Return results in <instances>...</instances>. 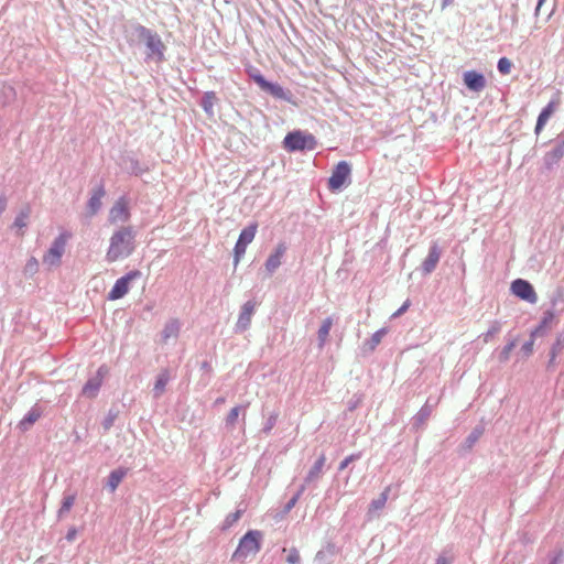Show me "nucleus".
<instances>
[{
	"mask_svg": "<svg viewBox=\"0 0 564 564\" xmlns=\"http://www.w3.org/2000/svg\"><path fill=\"white\" fill-rule=\"evenodd\" d=\"M286 251V246L284 242H280L276 248L274 249V252L269 256V258L265 261V269L269 273L274 272L281 264V260Z\"/></svg>",
	"mask_w": 564,
	"mask_h": 564,
	"instance_id": "nucleus-12",
	"label": "nucleus"
},
{
	"mask_svg": "<svg viewBox=\"0 0 564 564\" xmlns=\"http://www.w3.org/2000/svg\"><path fill=\"white\" fill-rule=\"evenodd\" d=\"M299 499V495H296L294 498H292L289 503H288V509H291L292 507L295 506L296 501Z\"/></svg>",
	"mask_w": 564,
	"mask_h": 564,
	"instance_id": "nucleus-45",
	"label": "nucleus"
},
{
	"mask_svg": "<svg viewBox=\"0 0 564 564\" xmlns=\"http://www.w3.org/2000/svg\"><path fill=\"white\" fill-rule=\"evenodd\" d=\"M350 173V165L346 161H340L328 180V188L332 192L340 189L349 181Z\"/></svg>",
	"mask_w": 564,
	"mask_h": 564,
	"instance_id": "nucleus-6",
	"label": "nucleus"
},
{
	"mask_svg": "<svg viewBox=\"0 0 564 564\" xmlns=\"http://www.w3.org/2000/svg\"><path fill=\"white\" fill-rule=\"evenodd\" d=\"M283 552L286 553L285 560L289 564H299L300 563L301 556H300V553L296 547H290V549L284 547Z\"/></svg>",
	"mask_w": 564,
	"mask_h": 564,
	"instance_id": "nucleus-29",
	"label": "nucleus"
},
{
	"mask_svg": "<svg viewBox=\"0 0 564 564\" xmlns=\"http://www.w3.org/2000/svg\"><path fill=\"white\" fill-rule=\"evenodd\" d=\"M134 238V230L130 226H123L116 230L109 239V247L106 253L107 261L116 262L129 257L135 248Z\"/></svg>",
	"mask_w": 564,
	"mask_h": 564,
	"instance_id": "nucleus-1",
	"label": "nucleus"
},
{
	"mask_svg": "<svg viewBox=\"0 0 564 564\" xmlns=\"http://www.w3.org/2000/svg\"><path fill=\"white\" fill-rule=\"evenodd\" d=\"M138 32L145 41L147 47L150 50L149 56L156 57L158 61H162L164 57L165 45L160 36L142 25L138 28Z\"/></svg>",
	"mask_w": 564,
	"mask_h": 564,
	"instance_id": "nucleus-5",
	"label": "nucleus"
},
{
	"mask_svg": "<svg viewBox=\"0 0 564 564\" xmlns=\"http://www.w3.org/2000/svg\"><path fill=\"white\" fill-rule=\"evenodd\" d=\"M554 318V314L552 312H546L540 323V325L532 332L531 337H535L541 335L545 328L550 326Z\"/></svg>",
	"mask_w": 564,
	"mask_h": 564,
	"instance_id": "nucleus-26",
	"label": "nucleus"
},
{
	"mask_svg": "<svg viewBox=\"0 0 564 564\" xmlns=\"http://www.w3.org/2000/svg\"><path fill=\"white\" fill-rule=\"evenodd\" d=\"M332 326L333 319L330 317H327L322 322V325L317 333L321 347H323L327 341Z\"/></svg>",
	"mask_w": 564,
	"mask_h": 564,
	"instance_id": "nucleus-21",
	"label": "nucleus"
},
{
	"mask_svg": "<svg viewBox=\"0 0 564 564\" xmlns=\"http://www.w3.org/2000/svg\"><path fill=\"white\" fill-rule=\"evenodd\" d=\"M75 535H76V530L75 529H70L67 532V536L66 538H67L68 541H72V540H74Z\"/></svg>",
	"mask_w": 564,
	"mask_h": 564,
	"instance_id": "nucleus-44",
	"label": "nucleus"
},
{
	"mask_svg": "<svg viewBox=\"0 0 564 564\" xmlns=\"http://www.w3.org/2000/svg\"><path fill=\"white\" fill-rule=\"evenodd\" d=\"M105 196V191L102 187L97 188L88 202V208L91 215H95L99 208L101 207V199Z\"/></svg>",
	"mask_w": 564,
	"mask_h": 564,
	"instance_id": "nucleus-18",
	"label": "nucleus"
},
{
	"mask_svg": "<svg viewBox=\"0 0 564 564\" xmlns=\"http://www.w3.org/2000/svg\"><path fill=\"white\" fill-rule=\"evenodd\" d=\"M241 510H237L232 513H229L224 521L223 529L226 530L232 527L241 518Z\"/></svg>",
	"mask_w": 564,
	"mask_h": 564,
	"instance_id": "nucleus-30",
	"label": "nucleus"
},
{
	"mask_svg": "<svg viewBox=\"0 0 564 564\" xmlns=\"http://www.w3.org/2000/svg\"><path fill=\"white\" fill-rule=\"evenodd\" d=\"M451 562H452V558L446 557V556H440V557L436 560V563H435V564H449Z\"/></svg>",
	"mask_w": 564,
	"mask_h": 564,
	"instance_id": "nucleus-41",
	"label": "nucleus"
},
{
	"mask_svg": "<svg viewBox=\"0 0 564 564\" xmlns=\"http://www.w3.org/2000/svg\"><path fill=\"white\" fill-rule=\"evenodd\" d=\"M325 462H326V457L324 455H322L314 464V466L312 467V469L310 470L308 475H307V480L311 481L315 478H317L319 476V474L322 473V469L325 465Z\"/></svg>",
	"mask_w": 564,
	"mask_h": 564,
	"instance_id": "nucleus-27",
	"label": "nucleus"
},
{
	"mask_svg": "<svg viewBox=\"0 0 564 564\" xmlns=\"http://www.w3.org/2000/svg\"><path fill=\"white\" fill-rule=\"evenodd\" d=\"M317 142L313 134L301 130L289 132L283 140V147L289 152L303 151L306 149L313 150Z\"/></svg>",
	"mask_w": 564,
	"mask_h": 564,
	"instance_id": "nucleus-3",
	"label": "nucleus"
},
{
	"mask_svg": "<svg viewBox=\"0 0 564 564\" xmlns=\"http://www.w3.org/2000/svg\"><path fill=\"white\" fill-rule=\"evenodd\" d=\"M40 414L35 411L30 412L22 421L21 425L26 427L37 421Z\"/></svg>",
	"mask_w": 564,
	"mask_h": 564,
	"instance_id": "nucleus-36",
	"label": "nucleus"
},
{
	"mask_svg": "<svg viewBox=\"0 0 564 564\" xmlns=\"http://www.w3.org/2000/svg\"><path fill=\"white\" fill-rule=\"evenodd\" d=\"M262 533L258 530L248 531L239 541L232 558L245 562L249 556L256 555L261 549Z\"/></svg>",
	"mask_w": 564,
	"mask_h": 564,
	"instance_id": "nucleus-2",
	"label": "nucleus"
},
{
	"mask_svg": "<svg viewBox=\"0 0 564 564\" xmlns=\"http://www.w3.org/2000/svg\"><path fill=\"white\" fill-rule=\"evenodd\" d=\"M34 265H36V260H35V259H32L31 267H34Z\"/></svg>",
	"mask_w": 564,
	"mask_h": 564,
	"instance_id": "nucleus-49",
	"label": "nucleus"
},
{
	"mask_svg": "<svg viewBox=\"0 0 564 564\" xmlns=\"http://www.w3.org/2000/svg\"><path fill=\"white\" fill-rule=\"evenodd\" d=\"M254 308H256V303L252 301H248L243 304V306L241 308V313L237 321L238 329L246 330L249 327V325L251 323L252 315L254 313Z\"/></svg>",
	"mask_w": 564,
	"mask_h": 564,
	"instance_id": "nucleus-13",
	"label": "nucleus"
},
{
	"mask_svg": "<svg viewBox=\"0 0 564 564\" xmlns=\"http://www.w3.org/2000/svg\"><path fill=\"white\" fill-rule=\"evenodd\" d=\"M549 564H558V562H557V560H556V558H554V560H552Z\"/></svg>",
	"mask_w": 564,
	"mask_h": 564,
	"instance_id": "nucleus-47",
	"label": "nucleus"
},
{
	"mask_svg": "<svg viewBox=\"0 0 564 564\" xmlns=\"http://www.w3.org/2000/svg\"><path fill=\"white\" fill-rule=\"evenodd\" d=\"M441 258V250L437 243H433L430 248L429 254L422 263V270L425 274L431 273L437 265Z\"/></svg>",
	"mask_w": 564,
	"mask_h": 564,
	"instance_id": "nucleus-14",
	"label": "nucleus"
},
{
	"mask_svg": "<svg viewBox=\"0 0 564 564\" xmlns=\"http://www.w3.org/2000/svg\"><path fill=\"white\" fill-rule=\"evenodd\" d=\"M251 78L262 90L269 93L273 97L279 99L286 98L284 89L279 84L268 82L260 73L252 74Z\"/></svg>",
	"mask_w": 564,
	"mask_h": 564,
	"instance_id": "nucleus-10",
	"label": "nucleus"
},
{
	"mask_svg": "<svg viewBox=\"0 0 564 564\" xmlns=\"http://www.w3.org/2000/svg\"><path fill=\"white\" fill-rule=\"evenodd\" d=\"M140 271L134 270L127 273L124 276L118 279L108 294V299L111 301L123 297L129 292V284L132 280L140 276Z\"/></svg>",
	"mask_w": 564,
	"mask_h": 564,
	"instance_id": "nucleus-9",
	"label": "nucleus"
},
{
	"mask_svg": "<svg viewBox=\"0 0 564 564\" xmlns=\"http://www.w3.org/2000/svg\"><path fill=\"white\" fill-rule=\"evenodd\" d=\"M30 215V208L28 207L25 210H22L14 220V226L19 228H24L26 226V220Z\"/></svg>",
	"mask_w": 564,
	"mask_h": 564,
	"instance_id": "nucleus-33",
	"label": "nucleus"
},
{
	"mask_svg": "<svg viewBox=\"0 0 564 564\" xmlns=\"http://www.w3.org/2000/svg\"><path fill=\"white\" fill-rule=\"evenodd\" d=\"M453 0H444V6H447L452 2Z\"/></svg>",
	"mask_w": 564,
	"mask_h": 564,
	"instance_id": "nucleus-48",
	"label": "nucleus"
},
{
	"mask_svg": "<svg viewBox=\"0 0 564 564\" xmlns=\"http://www.w3.org/2000/svg\"><path fill=\"white\" fill-rule=\"evenodd\" d=\"M224 401H225V399H224V398H219V399H217V401H216V402H217V403H223Z\"/></svg>",
	"mask_w": 564,
	"mask_h": 564,
	"instance_id": "nucleus-46",
	"label": "nucleus"
},
{
	"mask_svg": "<svg viewBox=\"0 0 564 564\" xmlns=\"http://www.w3.org/2000/svg\"><path fill=\"white\" fill-rule=\"evenodd\" d=\"M34 265H36V260H35V259H32L31 267H34Z\"/></svg>",
	"mask_w": 564,
	"mask_h": 564,
	"instance_id": "nucleus-50",
	"label": "nucleus"
},
{
	"mask_svg": "<svg viewBox=\"0 0 564 564\" xmlns=\"http://www.w3.org/2000/svg\"><path fill=\"white\" fill-rule=\"evenodd\" d=\"M241 406L240 405H237V406H234L229 413L227 414L226 416V423L227 425H230V426H234L238 420V416L240 414V411H241Z\"/></svg>",
	"mask_w": 564,
	"mask_h": 564,
	"instance_id": "nucleus-31",
	"label": "nucleus"
},
{
	"mask_svg": "<svg viewBox=\"0 0 564 564\" xmlns=\"http://www.w3.org/2000/svg\"><path fill=\"white\" fill-rule=\"evenodd\" d=\"M126 475L127 470L122 468H118L110 473L108 478V487L112 492L118 488L119 484L122 481Z\"/></svg>",
	"mask_w": 564,
	"mask_h": 564,
	"instance_id": "nucleus-20",
	"label": "nucleus"
},
{
	"mask_svg": "<svg viewBox=\"0 0 564 564\" xmlns=\"http://www.w3.org/2000/svg\"><path fill=\"white\" fill-rule=\"evenodd\" d=\"M499 72L501 74H509L511 68H512V63L509 58L507 57H501L499 61H498V65H497Z\"/></svg>",
	"mask_w": 564,
	"mask_h": 564,
	"instance_id": "nucleus-34",
	"label": "nucleus"
},
{
	"mask_svg": "<svg viewBox=\"0 0 564 564\" xmlns=\"http://www.w3.org/2000/svg\"><path fill=\"white\" fill-rule=\"evenodd\" d=\"M75 500H76L75 495H68V496L64 497L62 506L58 510V517H63L64 514L68 513L70 511L72 507L74 506Z\"/></svg>",
	"mask_w": 564,
	"mask_h": 564,
	"instance_id": "nucleus-28",
	"label": "nucleus"
},
{
	"mask_svg": "<svg viewBox=\"0 0 564 564\" xmlns=\"http://www.w3.org/2000/svg\"><path fill=\"white\" fill-rule=\"evenodd\" d=\"M560 105V98L556 97L555 99H552L540 112L536 124H535V133L539 134L542 129L545 127L546 122L551 118V116L554 113V111L557 109Z\"/></svg>",
	"mask_w": 564,
	"mask_h": 564,
	"instance_id": "nucleus-11",
	"label": "nucleus"
},
{
	"mask_svg": "<svg viewBox=\"0 0 564 564\" xmlns=\"http://www.w3.org/2000/svg\"><path fill=\"white\" fill-rule=\"evenodd\" d=\"M410 306V302L406 301L397 312L392 314V317H398L403 314Z\"/></svg>",
	"mask_w": 564,
	"mask_h": 564,
	"instance_id": "nucleus-40",
	"label": "nucleus"
},
{
	"mask_svg": "<svg viewBox=\"0 0 564 564\" xmlns=\"http://www.w3.org/2000/svg\"><path fill=\"white\" fill-rule=\"evenodd\" d=\"M68 238L69 234L62 232L54 239L52 246L43 256V263L45 265H47L48 268H53L58 267L61 264L62 257L65 252Z\"/></svg>",
	"mask_w": 564,
	"mask_h": 564,
	"instance_id": "nucleus-4",
	"label": "nucleus"
},
{
	"mask_svg": "<svg viewBox=\"0 0 564 564\" xmlns=\"http://www.w3.org/2000/svg\"><path fill=\"white\" fill-rule=\"evenodd\" d=\"M246 249H247V245H245L240 241H237L235 249H234L235 264H237L240 261L241 257L246 252Z\"/></svg>",
	"mask_w": 564,
	"mask_h": 564,
	"instance_id": "nucleus-35",
	"label": "nucleus"
},
{
	"mask_svg": "<svg viewBox=\"0 0 564 564\" xmlns=\"http://www.w3.org/2000/svg\"><path fill=\"white\" fill-rule=\"evenodd\" d=\"M564 156V141L554 147L552 150L545 153L544 155V164L547 169H552L555 164H557L561 159Z\"/></svg>",
	"mask_w": 564,
	"mask_h": 564,
	"instance_id": "nucleus-17",
	"label": "nucleus"
},
{
	"mask_svg": "<svg viewBox=\"0 0 564 564\" xmlns=\"http://www.w3.org/2000/svg\"><path fill=\"white\" fill-rule=\"evenodd\" d=\"M6 206H7V200L4 197L0 196V215L2 214V212L6 209Z\"/></svg>",
	"mask_w": 564,
	"mask_h": 564,
	"instance_id": "nucleus-43",
	"label": "nucleus"
},
{
	"mask_svg": "<svg viewBox=\"0 0 564 564\" xmlns=\"http://www.w3.org/2000/svg\"><path fill=\"white\" fill-rule=\"evenodd\" d=\"M464 83L470 90L474 91H480L485 88L486 85L484 76L476 72H466L464 74Z\"/></svg>",
	"mask_w": 564,
	"mask_h": 564,
	"instance_id": "nucleus-16",
	"label": "nucleus"
},
{
	"mask_svg": "<svg viewBox=\"0 0 564 564\" xmlns=\"http://www.w3.org/2000/svg\"><path fill=\"white\" fill-rule=\"evenodd\" d=\"M106 372H107L106 369H104L102 367L99 368V370L97 372V376L95 378H93V379H89L86 382V384L84 386L83 394H85L88 398L95 397L97 394L100 386H101L102 378H104Z\"/></svg>",
	"mask_w": 564,
	"mask_h": 564,
	"instance_id": "nucleus-15",
	"label": "nucleus"
},
{
	"mask_svg": "<svg viewBox=\"0 0 564 564\" xmlns=\"http://www.w3.org/2000/svg\"><path fill=\"white\" fill-rule=\"evenodd\" d=\"M169 380H170V375L166 370L162 371L158 376L155 383H154V389H153L156 397L161 395L164 392Z\"/></svg>",
	"mask_w": 564,
	"mask_h": 564,
	"instance_id": "nucleus-22",
	"label": "nucleus"
},
{
	"mask_svg": "<svg viewBox=\"0 0 564 564\" xmlns=\"http://www.w3.org/2000/svg\"><path fill=\"white\" fill-rule=\"evenodd\" d=\"M389 491H390V487H387L382 492L381 495L379 496V498L375 499L370 506H369V513H372V512H376L378 510H381L384 506H386V502L388 500V495H389Z\"/></svg>",
	"mask_w": 564,
	"mask_h": 564,
	"instance_id": "nucleus-23",
	"label": "nucleus"
},
{
	"mask_svg": "<svg viewBox=\"0 0 564 564\" xmlns=\"http://www.w3.org/2000/svg\"><path fill=\"white\" fill-rule=\"evenodd\" d=\"M481 431L480 430H475L470 435L469 437L467 438L468 441V447H471V445L480 437L481 435Z\"/></svg>",
	"mask_w": 564,
	"mask_h": 564,
	"instance_id": "nucleus-38",
	"label": "nucleus"
},
{
	"mask_svg": "<svg viewBox=\"0 0 564 564\" xmlns=\"http://www.w3.org/2000/svg\"><path fill=\"white\" fill-rule=\"evenodd\" d=\"M180 332V323L177 321L169 322L162 333L163 339L166 341L171 337H176Z\"/></svg>",
	"mask_w": 564,
	"mask_h": 564,
	"instance_id": "nucleus-25",
	"label": "nucleus"
},
{
	"mask_svg": "<svg viewBox=\"0 0 564 564\" xmlns=\"http://www.w3.org/2000/svg\"><path fill=\"white\" fill-rule=\"evenodd\" d=\"M387 333V328H380L371 336V349H375L381 343L382 338L386 336Z\"/></svg>",
	"mask_w": 564,
	"mask_h": 564,
	"instance_id": "nucleus-32",
	"label": "nucleus"
},
{
	"mask_svg": "<svg viewBox=\"0 0 564 564\" xmlns=\"http://www.w3.org/2000/svg\"><path fill=\"white\" fill-rule=\"evenodd\" d=\"M511 292L519 299L535 304L538 302V294L531 283L527 280L517 279L511 283Z\"/></svg>",
	"mask_w": 564,
	"mask_h": 564,
	"instance_id": "nucleus-7",
	"label": "nucleus"
},
{
	"mask_svg": "<svg viewBox=\"0 0 564 564\" xmlns=\"http://www.w3.org/2000/svg\"><path fill=\"white\" fill-rule=\"evenodd\" d=\"M533 345H534V337H532L529 341L524 343L522 345V351L524 352V355L529 356L532 354L533 351Z\"/></svg>",
	"mask_w": 564,
	"mask_h": 564,
	"instance_id": "nucleus-37",
	"label": "nucleus"
},
{
	"mask_svg": "<svg viewBox=\"0 0 564 564\" xmlns=\"http://www.w3.org/2000/svg\"><path fill=\"white\" fill-rule=\"evenodd\" d=\"M217 101L218 99L214 91H207L204 94V97L202 99V107L207 115H214V107L217 104Z\"/></svg>",
	"mask_w": 564,
	"mask_h": 564,
	"instance_id": "nucleus-19",
	"label": "nucleus"
},
{
	"mask_svg": "<svg viewBox=\"0 0 564 564\" xmlns=\"http://www.w3.org/2000/svg\"><path fill=\"white\" fill-rule=\"evenodd\" d=\"M356 458L355 455H349L346 457L339 465V470H344L354 459Z\"/></svg>",
	"mask_w": 564,
	"mask_h": 564,
	"instance_id": "nucleus-39",
	"label": "nucleus"
},
{
	"mask_svg": "<svg viewBox=\"0 0 564 564\" xmlns=\"http://www.w3.org/2000/svg\"><path fill=\"white\" fill-rule=\"evenodd\" d=\"M546 0H538L536 7H535V11H534V15L535 17H538L540 14L541 8H542V6H543V3Z\"/></svg>",
	"mask_w": 564,
	"mask_h": 564,
	"instance_id": "nucleus-42",
	"label": "nucleus"
},
{
	"mask_svg": "<svg viewBox=\"0 0 564 564\" xmlns=\"http://www.w3.org/2000/svg\"><path fill=\"white\" fill-rule=\"evenodd\" d=\"M257 228H258L257 224H251L250 226L245 228L240 232L238 241H240V242H242V243L248 246L254 239V236H256V232H257Z\"/></svg>",
	"mask_w": 564,
	"mask_h": 564,
	"instance_id": "nucleus-24",
	"label": "nucleus"
},
{
	"mask_svg": "<svg viewBox=\"0 0 564 564\" xmlns=\"http://www.w3.org/2000/svg\"><path fill=\"white\" fill-rule=\"evenodd\" d=\"M130 208L126 198H119L109 210L108 221L111 225L124 224L130 219Z\"/></svg>",
	"mask_w": 564,
	"mask_h": 564,
	"instance_id": "nucleus-8",
	"label": "nucleus"
}]
</instances>
